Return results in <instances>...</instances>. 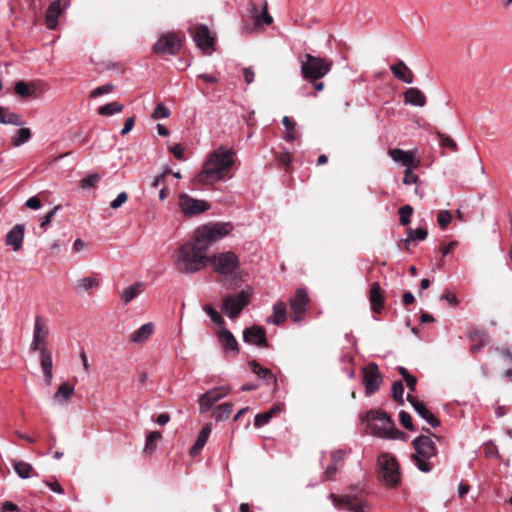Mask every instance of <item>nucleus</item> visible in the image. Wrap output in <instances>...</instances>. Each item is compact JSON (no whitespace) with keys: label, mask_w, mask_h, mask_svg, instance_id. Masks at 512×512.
I'll return each mask as SVG.
<instances>
[{"label":"nucleus","mask_w":512,"mask_h":512,"mask_svg":"<svg viewBox=\"0 0 512 512\" xmlns=\"http://www.w3.org/2000/svg\"><path fill=\"white\" fill-rule=\"evenodd\" d=\"M235 151L221 145L210 152L196 174L195 180L200 184H214L231 178L230 171L234 165Z\"/></svg>","instance_id":"1"},{"label":"nucleus","mask_w":512,"mask_h":512,"mask_svg":"<svg viewBox=\"0 0 512 512\" xmlns=\"http://www.w3.org/2000/svg\"><path fill=\"white\" fill-rule=\"evenodd\" d=\"M174 266L183 274H194L203 270L208 263L204 248L199 247L192 239L183 243L174 253Z\"/></svg>","instance_id":"2"},{"label":"nucleus","mask_w":512,"mask_h":512,"mask_svg":"<svg viewBox=\"0 0 512 512\" xmlns=\"http://www.w3.org/2000/svg\"><path fill=\"white\" fill-rule=\"evenodd\" d=\"M428 435H419L412 441L415 452L411 456V460L417 469L423 473H429L434 468L433 459L436 458L438 450L432 436L439 439L435 434L431 433L428 428H423Z\"/></svg>","instance_id":"3"},{"label":"nucleus","mask_w":512,"mask_h":512,"mask_svg":"<svg viewBox=\"0 0 512 512\" xmlns=\"http://www.w3.org/2000/svg\"><path fill=\"white\" fill-rule=\"evenodd\" d=\"M213 271L224 277L223 285L232 286L240 280L241 263L239 256L233 251L214 253L208 256Z\"/></svg>","instance_id":"4"},{"label":"nucleus","mask_w":512,"mask_h":512,"mask_svg":"<svg viewBox=\"0 0 512 512\" xmlns=\"http://www.w3.org/2000/svg\"><path fill=\"white\" fill-rule=\"evenodd\" d=\"M233 225L230 222H209L199 226L193 233L192 240L207 254L214 243L231 233Z\"/></svg>","instance_id":"5"},{"label":"nucleus","mask_w":512,"mask_h":512,"mask_svg":"<svg viewBox=\"0 0 512 512\" xmlns=\"http://www.w3.org/2000/svg\"><path fill=\"white\" fill-rule=\"evenodd\" d=\"M329 499L335 508L339 510H348L350 512H370L371 504L364 498L363 490L356 491L352 488L350 493L345 495H336L331 493Z\"/></svg>","instance_id":"6"},{"label":"nucleus","mask_w":512,"mask_h":512,"mask_svg":"<svg viewBox=\"0 0 512 512\" xmlns=\"http://www.w3.org/2000/svg\"><path fill=\"white\" fill-rule=\"evenodd\" d=\"M299 60L303 78L310 81L323 78L332 68V61L313 56L309 53L300 56Z\"/></svg>","instance_id":"7"},{"label":"nucleus","mask_w":512,"mask_h":512,"mask_svg":"<svg viewBox=\"0 0 512 512\" xmlns=\"http://www.w3.org/2000/svg\"><path fill=\"white\" fill-rule=\"evenodd\" d=\"M252 290L247 288L235 294H228L222 302L221 310L230 319L237 318L250 303Z\"/></svg>","instance_id":"8"},{"label":"nucleus","mask_w":512,"mask_h":512,"mask_svg":"<svg viewBox=\"0 0 512 512\" xmlns=\"http://www.w3.org/2000/svg\"><path fill=\"white\" fill-rule=\"evenodd\" d=\"M379 478L389 487H395L400 482L399 464L391 454L384 453L377 459Z\"/></svg>","instance_id":"9"},{"label":"nucleus","mask_w":512,"mask_h":512,"mask_svg":"<svg viewBox=\"0 0 512 512\" xmlns=\"http://www.w3.org/2000/svg\"><path fill=\"white\" fill-rule=\"evenodd\" d=\"M368 420L372 422H379L380 426L373 424V429L381 430V434L388 439H405L406 434L394 425V422L387 413L379 410H371L368 412Z\"/></svg>","instance_id":"10"},{"label":"nucleus","mask_w":512,"mask_h":512,"mask_svg":"<svg viewBox=\"0 0 512 512\" xmlns=\"http://www.w3.org/2000/svg\"><path fill=\"white\" fill-rule=\"evenodd\" d=\"M231 392L230 386L214 387L198 398L199 412L207 413L213 405Z\"/></svg>","instance_id":"11"},{"label":"nucleus","mask_w":512,"mask_h":512,"mask_svg":"<svg viewBox=\"0 0 512 512\" xmlns=\"http://www.w3.org/2000/svg\"><path fill=\"white\" fill-rule=\"evenodd\" d=\"M179 207L184 215L194 216L208 211L211 205L205 200L196 199L186 193H181L179 195Z\"/></svg>","instance_id":"12"},{"label":"nucleus","mask_w":512,"mask_h":512,"mask_svg":"<svg viewBox=\"0 0 512 512\" xmlns=\"http://www.w3.org/2000/svg\"><path fill=\"white\" fill-rule=\"evenodd\" d=\"M49 328L42 318V316H36L33 328V336L30 344V351L36 352L41 348H46L48 343Z\"/></svg>","instance_id":"13"},{"label":"nucleus","mask_w":512,"mask_h":512,"mask_svg":"<svg viewBox=\"0 0 512 512\" xmlns=\"http://www.w3.org/2000/svg\"><path fill=\"white\" fill-rule=\"evenodd\" d=\"M248 13L254 21V28L250 29V32L263 26H268L273 22V18L268 13V3L266 0L262 1L261 11L258 9L254 2L248 4Z\"/></svg>","instance_id":"14"},{"label":"nucleus","mask_w":512,"mask_h":512,"mask_svg":"<svg viewBox=\"0 0 512 512\" xmlns=\"http://www.w3.org/2000/svg\"><path fill=\"white\" fill-rule=\"evenodd\" d=\"M181 47L180 39L174 34L162 35L154 44L153 49L158 54L175 55Z\"/></svg>","instance_id":"15"},{"label":"nucleus","mask_w":512,"mask_h":512,"mask_svg":"<svg viewBox=\"0 0 512 512\" xmlns=\"http://www.w3.org/2000/svg\"><path fill=\"white\" fill-rule=\"evenodd\" d=\"M363 381L365 385V393L370 396L374 394L380 387L382 382L378 366L375 363L368 364L363 371Z\"/></svg>","instance_id":"16"},{"label":"nucleus","mask_w":512,"mask_h":512,"mask_svg":"<svg viewBox=\"0 0 512 512\" xmlns=\"http://www.w3.org/2000/svg\"><path fill=\"white\" fill-rule=\"evenodd\" d=\"M308 304L309 296L306 289L298 288L295 295L290 299V307L294 313L295 322L302 321L304 314L307 311Z\"/></svg>","instance_id":"17"},{"label":"nucleus","mask_w":512,"mask_h":512,"mask_svg":"<svg viewBox=\"0 0 512 512\" xmlns=\"http://www.w3.org/2000/svg\"><path fill=\"white\" fill-rule=\"evenodd\" d=\"M243 341L259 347H267L266 330L257 325L246 328L243 331Z\"/></svg>","instance_id":"18"},{"label":"nucleus","mask_w":512,"mask_h":512,"mask_svg":"<svg viewBox=\"0 0 512 512\" xmlns=\"http://www.w3.org/2000/svg\"><path fill=\"white\" fill-rule=\"evenodd\" d=\"M407 400L410 402L417 414L423 418L433 428L440 426V421L437 417L426 407L425 403L419 401L415 397L408 394Z\"/></svg>","instance_id":"19"},{"label":"nucleus","mask_w":512,"mask_h":512,"mask_svg":"<svg viewBox=\"0 0 512 512\" xmlns=\"http://www.w3.org/2000/svg\"><path fill=\"white\" fill-rule=\"evenodd\" d=\"M25 235V225L16 224L5 236V244L11 246L13 251L17 252L22 248Z\"/></svg>","instance_id":"20"},{"label":"nucleus","mask_w":512,"mask_h":512,"mask_svg":"<svg viewBox=\"0 0 512 512\" xmlns=\"http://www.w3.org/2000/svg\"><path fill=\"white\" fill-rule=\"evenodd\" d=\"M369 302L371 310L380 313L384 307L385 296L379 282H373L369 290Z\"/></svg>","instance_id":"21"},{"label":"nucleus","mask_w":512,"mask_h":512,"mask_svg":"<svg viewBox=\"0 0 512 512\" xmlns=\"http://www.w3.org/2000/svg\"><path fill=\"white\" fill-rule=\"evenodd\" d=\"M467 337L472 342L470 347L472 354L478 353L490 341L486 330L472 329L467 333Z\"/></svg>","instance_id":"22"},{"label":"nucleus","mask_w":512,"mask_h":512,"mask_svg":"<svg viewBox=\"0 0 512 512\" xmlns=\"http://www.w3.org/2000/svg\"><path fill=\"white\" fill-rule=\"evenodd\" d=\"M217 337H218L219 343L221 344V346L224 348L225 351H230L234 355L239 354V351H240L239 344H238L236 338L234 337L233 333L230 330H228L225 327H222L218 331Z\"/></svg>","instance_id":"23"},{"label":"nucleus","mask_w":512,"mask_h":512,"mask_svg":"<svg viewBox=\"0 0 512 512\" xmlns=\"http://www.w3.org/2000/svg\"><path fill=\"white\" fill-rule=\"evenodd\" d=\"M389 155L395 162H400L407 168H416L419 165V160L415 158L413 151L395 148L389 150Z\"/></svg>","instance_id":"24"},{"label":"nucleus","mask_w":512,"mask_h":512,"mask_svg":"<svg viewBox=\"0 0 512 512\" xmlns=\"http://www.w3.org/2000/svg\"><path fill=\"white\" fill-rule=\"evenodd\" d=\"M390 70L397 80L406 84L413 83L414 74L403 60H398L395 64L390 65Z\"/></svg>","instance_id":"25"},{"label":"nucleus","mask_w":512,"mask_h":512,"mask_svg":"<svg viewBox=\"0 0 512 512\" xmlns=\"http://www.w3.org/2000/svg\"><path fill=\"white\" fill-rule=\"evenodd\" d=\"M193 39L198 48L202 50L209 49L214 44V38L211 36L210 31L206 25H200L196 28Z\"/></svg>","instance_id":"26"},{"label":"nucleus","mask_w":512,"mask_h":512,"mask_svg":"<svg viewBox=\"0 0 512 512\" xmlns=\"http://www.w3.org/2000/svg\"><path fill=\"white\" fill-rule=\"evenodd\" d=\"M154 330L155 325L152 322L145 323L130 335L129 340L135 344H142L151 337Z\"/></svg>","instance_id":"27"},{"label":"nucleus","mask_w":512,"mask_h":512,"mask_svg":"<svg viewBox=\"0 0 512 512\" xmlns=\"http://www.w3.org/2000/svg\"><path fill=\"white\" fill-rule=\"evenodd\" d=\"M40 352V365L47 384H50L52 379V353L47 348H41Z\"/></svg>","instance_id":"28"},{"label":"nucleus","mask_w":512,"mask_h":512,"mask_svg":"<svg viewBox=\"0 0 512 512\" xmlns=\"http://www.w3.org/2000/svg\"><path fill=\"white\" fill-rule=\"evenodd\" d=\"M404 102L412 106L423 107L426 104V96L420 89L411 87L404 92Z\"/></svg>","instance_id":"29"},{"label":"nucleus","mask_w":512,"mask_h":512,"mask_svg":"<svg viewBox=\"0 0 512 512\" xmlns=\"http://www.w3.org/2000/svg\"><path fill=\"white\" fill-rule=\"evenodd\" d=\"M60 13H61L60 0H54L48 6L46 15H45L46 25L50 30H53L56 28Z\"/></svg>","instance_id":"30"},{"label":"nucleus","mask_w":512,"mask_h":512,"mask_svg":"<svg viewBox=\"0 0 512 512\" xmlns=\"http://www.w3.org/2000/svg\"><path fill=\"white\" fill-rule=\"evenodd\" d=\"M212 426L211 424H206L202 427L201 431L199 432L197 439L194 443V445L190 449V455L196 456L198 455L201 450L204 448L205 444L207 443V440L211 434Z\"/></svg>","instance_id":"31"},{"label":"nucleus","mask_w":512,"mask_h":512,"mask_svg":"<svg viewBox=\"0 0 512 512\" xmlns=\"http://www.w3.org/2000/svg\"><path fill=\"white\" fill-rule=\"evenodd\" d=\"M286 320V304L278 301L273 305V314L267 318V323L281 325Z\"/></svg>","instance_id":"32"},{"label":"nucleus","mask_w":512,"mask_h":512,"mask_svg":"<svg viewBox=\"0 0 512 512\" xmlns=\"http://www.w3.org/2000/svg\"><path fill=\"white\" fill-rule=\"evenodd\" d=\"M145 289V284L143 282H136L128 287H126L122 294L121 300L124 304L130 303L136 297H138Z\"/></svg>","instance_id":"33"},{"label":"nucleus","mask_w":512,"mask_h":512,"mask_svg":"<svg viewBox=\"0 0 512 512\" xmlns=\"http://www.w3.org/2000/svg\"><path fill=\"white\" fill-rule=\"evenodd\" d=\"M249 366L254 374L259 378L263 379L267 384L275 383L276 377L270 369L262 367L257 361L252 360L249 362Z\"/></svg>","instance_id":"34"},{"label":"nucleus","mask_w":512,"mask_h":512,"mask_svg":"<svg viewBox=\"0 0 512 512\" xmlns=\"http://www.w3.org/2000/svg\"><path fill=\"white\" fill-rule=\"evenodd\" d=\"M74 394V387L68 383H63L59 386L53 396V400L57 403L64 405L67 404Z\"/></svg>","instance_id":"35"},{"label":"nucleus","mask_w":512,"mask_h":512,"mask_svg":"<svg viewBox=\"0 0 512 512\" xmlns=\"http://www.w3.org/2000/svg\"><path fill=\"white\" fill-rule=\"evenodd\" d=\"M232 410H233L232 403H230V402L222 403L214 409L212 416L214 417L216 422H221V421L227 420L230 417Z\"/></svg>","instance_id":"36"},{"label":"nucleus","mask_w":512,"mask_h":512,"mask_svg":"<svg viewBox=\"0 0 512 512\" xmlns=\"http://www.w3.org/2000/svg\"><path fill=\"white\" fill-rule=\"evenodd\" d=\"M123 109H124L123 104H121L117 101H113V102L107 103L103 106H100L98 108L97 112L99 115H102V116H112L114 114L122 112Z\"/></svg>","instance_id":"37"},{"label":"nucleus","mask_w":512,"mask_h":512,"mask_svg":"<svg viewBox=\"0 0 512 512\" xmlns=\"http://www.w3.org/2000/svg\"><path fill=\"white\" fill-rule=\"evenodd\" d=\"M162 437L159 431H152L146 437V443L143 452L147 455H152L157 448V441Z\"/></svg>","instance_id":"38"},{"label":"nucleus","mask_w":512,"mask_h":512,"mask_svg":"<svg viewBox=\"0 0 512 512\" xmlns=\"http://www.w3.org/2000/svg\"><path fill=\"white\" fill-rule=\"evenodd\" d=\"M31 137L32 134L29 128H20L17 130L16 135L13 137L12 144L15 147H19L28 142Z\"/></svg>","instance_id":"39"},{"label":"nucleus","mask_w":512,"mask_h":512,"mask_svg":"<svg viewBox=\"0 0 512 512\" xmlns=\"http://www.w3.org/2000/svg\"><path fill=\"white\" fill-rule=\"evenodd\" d=\"M13 468L17 475L22 479H27L31 476L33 467L31 464L24 461H17L13 464Z\"/></svg>","instance_id":"40"},{"label":"nucleus","mask_w":512,"mask_h":512,"mask_svg":"<svg viewBox=\"0 0 512 512\" xmlns=\"http://www.w3.org/2000/svg\"><path fill=\"white\" fill-rule=\"evenodd\" d=\"M277 410L278 408H273L270 411L256 414V416L254 417V425L260 428L268 424Z\"/></svg>","instance_id":"41"},{"label":"nucleus","mask_w":512,"mask_h":512,"mask_svg":"<svg viewBox=\"0 0 512 512\" xmlns=\"http://www.w3.org/2000/svg\"><path fill=\"white\" fill-rule=\"evenodd\" d=\"M98 282L97 279L94 277H84L77 281L75 285L76 290H83L88 291L92 289L93 287L97 286Z\"/></svg>","instance_id":"42"},{"label":"nucleus","mask_w":512,"mask_h":512,"mask_svg":"<svg viewBox=\"0 0 512 512\" xmlns=\"http://www.w3.org/2000/svg\"><path fill=\"white\" fill-rule=\"evenodd\" d=\"M413 211V207L410 205H404L399 208L398 213L400 216V224L402 226H407L410 224Z\"/></svg>","instance_id":"43"},{"label":"nucleus","mask_w":512,"mask_h":512,"mask_svg":"<svg viewBox=\"0 0 512 512\" xmlns=\"http://www.w3.org/2000/svg\"><path fill=\"white\" fill-rule=\"evenodd\" d=\"M391 391L393 399L399 404H403L404 387L400 380H397L393 383Z\"/></svg>","instance_id":"44"},{"label":"nucleus","mask_w":512,"mask_h":512,"mask_svg":"<svg viewBox=\"0 0 512 512\" xmlns=\"http://www.w3.org/2000/svg\"><path fill=\"white\" fill-rule=\"evenodd\" d=\"M100 181V176L97 173H93L83 178L80 182L82 189H89L95 187Z\"/></svg>","instance_id":"45"},{"label":"nucleus","mask_w":512,"mask_h":512,"mask_svg":"<svg viewBox=\"0 0 512 512\" xmlns=\"http://www.w3.org/2000/svg\"><path fill=\"white\" fill-rule=\"evenodd\" d=\"M407 235L413 241H415V240L422 241V240L426 239V237L428 235V231L426 228H417V229L408 228Z\"/></svg>","instance_id":"46"},{"label":"nucleus","mask_w":512,"mask_h":512,"mask_svg":"<svg viewBox=\"0 0 512 512\" xmlns=\"http://www.w3.org/2000/svg\"><path fill=\"white\" fill-rule=\"evenodd\" d=\"M14 90L22 98H28L32 94L28 84L22 80L15 83Z\"/></svg>","instance_id":"47"},{"label":"nucleus","mask_w":512,"mask_h":512,"mask_svg":"<svg viewBox=\"0 0 512 512\" xmlns=\"http://www.w3.org/2000/svg\"><path fill=\"white\" fill-rule=\"evenodd\" d=\"M399 421H400L401 425L404 428H406L407 430L415 431V427L413 425L411 415L408 412H406L404 410L400 411Z\"/></svg>","instance_id":"48"},{"label":"nucleus","mask_w":512,"mask_h":512,"mask_svg":"<svg viewBox=\"0 0 512 512\" xmlns=\"http://www.w3.org/2000/svg\"><path fill=\"white\" fill-rule=\"evenodd\" d=\"M170 116V110L162 103L158 104L152 113L155 120L167 118Z\"/></svg>","instance_id":"49"},{"label":"nucleus","mask_w":512,"mask_h":512,"mask_svg":"<svg viewBox=\"0 0 512 512\" xmlns=\"http://www.w3.org/2000/svg\"><path fill=\"white\" fill-rule=\"evenodd\" d=\"M204 311L210 316L214 323L218 325H222L224 323L222 316L211 305H205Z\"/></svg>","instance_id":"50"},{"label":"nucleus","mask_w":512,"mask_h":512,"mask_svg":"<svg viewBox=\"0 0 512 512\" xmlns=\"http://www.w3.org/2000/svg\"><path fill=\"white\" fill-rule=\"evenodd\" d=\"M437 221L442 229H446L448 224L452 221V215L447 210L440 211L437 216Z\"/></svg>","instance_id":"51"},{"label":"nucleus","mask_w":512,"mask_h":512,"mask_svg":"<svg viewBox=\"0 0 512 512\" xmlns=\"http://www.w3.org/2000/svg\"><path fill=\"white\" fill-rule=\"evenodd\" d=\"M113 89L114 86L111 83H107L92 90L90 93V97L96 98L98 96L110 93Z\"/></svg>","instance_id":"52"},{"label":"nucleus","mask_w":512,"mask_h":512,"mask_svg":"<svg viewBox=\"0 0 512 512\" xmlns=\"http://www.w3.org/2000/svg\"><path fill=\"white\" fill-rule=\"evenodd\" d=\"M60 208V206L53 207L42 219L40 223V227L44 230L47 229V227L50 225L52 218L54 217L57 210Z\"/></svg>","instance_id":"53"},{"label":"nucleus","mask_w":512,"mask_h":512,"mask_svg":"<svg viewBox=\"0 0 512 512\" xmlns=\"http://www.w3.org/2000/svg\"><path fill=\"white\" fill-rule=\"evenodd\" d=\"M5 114H6V124H12L15 126H22L24 124V122L22 121V119L20 118V116L18 114L9 112L7 109H6Z\"/></svg>","instance_id":"54"},{"label":"nucleus","mask_w":512,"mask_h":512,"mask_svg":"<svg viewBox=\"0 0 512 512\" xmlns=\"http://www.w3.org/2000/svg\"><path fill=\"white\" fill-rule=\"evenodd\" d=\"M127 198H128V195L126 192L119 193L117 195V197L113 201H111L110 207L112 209L119 208L123 203H125L127 201Z\"/></svg>","instance_id":"55"},{"label":"nucleus","mask_w":512,"mask_h":512,"mask_svg":"<svg viewBox=\"0 0 512 512\" xmlns=\"http://www.w3.org/2000/svg\"><path fill=\"white\" fill-rule=\"evenodd\" d=\"M440 143L443 147H447V148L451 149L452 151L457 150L456 142L449 136L440 135Z\"/></svg>","instance_id":"56"},{"label":"nucleus","mask_w":512,"mask_h":512,"mask_svg":"<svg viewBox=\"0 0 512 512\" xmlns=\"http://www.w3.org/2000/svg\"><path fill=\"white\" fill-rule=\"evenodd\" d=\"M411 169L412 168H407L405 170L403 183L406 185L415 184L418 181V176L414 174Z\"/></svg>","instance_id":"57"},{"label":"nucleus","mask_w":512,"mask_h":512,"mask_svg":"<svg viewBox=\"0 0 512 512\" xmlns=\"http://www.w3.org/2000/svg\"><path fill=\"white\" fill-rule=\"evenodd\" d=\"M170 152L174 155V157L178 160H184V149L180 144H176L170 147Z\"/></svg>","instance_id":"58"},{"label":"nucleus","mask_w":512,"mask_h":512,"mask_svg":"<svg viewBox=\"0 0 512 512\" xmlns=\"http://www.w3.org/2000/svg\"><path fill=\"white\" fill-rule=\"evenodd\" d=\"M134 124H135V117L132 116V117H129L128 119H126L125 123H124V126L121 130V135L122 136H125L126 134H128L134 127Z\"/></svg>","instance_id":"59"},{"label":"nucleus","mask_w":512,"mask_h":512,"mask_svg":"<svg viewBox=\"0 0 512 512\" xmlns=\"http://www.w3.org/2000/svg\"><path fill=\"white\" fill-rule=\"evenodd\" d=\"M345 457V452L342 449L335 450L331 453V463L338 464L342 462Z\"/></svg>","instance_id":"60"},{"label":"nucleus","mask_w":512,"mask_h":512,"mask_svg":"<svg viewBox=\"0 0 512 512\" xmlns=\"http://www.w3.org/2000/svg\"><path fill=\"white\" fill-rule=\"evenodd\" d=\"M457 245H458L457 241H451L448 244H444V243L441 244L440 251L442 253V256L443 257L447 256L450 253V251H452Z\"/></svg>","instance_id":"61"},{"label":"nucleus","mask_w":512,"mask_h":512,"mask_svg":"<svg viewBox=\"0 0 512 512\" xmlns=\"http://www.w3.org/2000/svg\"><path fill=\"white\" fill-rule=\"evenodd\" d=\"M25 205L30 209L37 210L41 207V201L38 197L33 196L26 201Z\"/></svg>","instance_id":"62"},{"label":"nucleus","mask_w":512,"mask_h":512,"mask_svg":"<svg viewBox=\"0 0 512 512\" xmlns=\"http://www.w3.org/2000/svg\"><path fill=\"white\" fill-rule=\"evenodd\" d=\"M338 468L336 464L330 463L325 470V479L331 480L335 476Z\"/></svg>","instance_id":"63"},{"label":"nucleus","mask_w":512,"mask_h":512,"mask_svg":"<svg viewBox=\"0 0 512 512\" xmlns=\"http://www.w3.org/2000/svg\"><path fill=\"white\" fill-rule=\"evenodd\" d=\"M441 299L442 300H446L451 306H457L458 305V299L457 297L450 293V292H445L442 294L441 296Z\"/></svg>","instance_id":"64"}]
</instances>
